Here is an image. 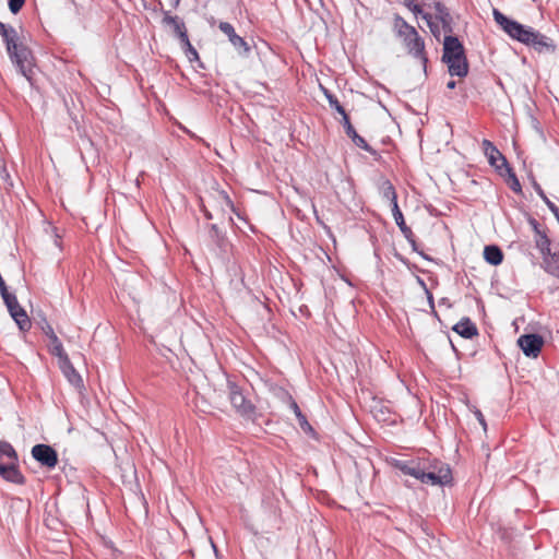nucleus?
I'll return each instance as SVG.
<instances>
[{"instance_id": "nucleus-43", "label": "nucleus", "mask_w": 559, "mask_h": 559, "mask_svg": "<svg viewBox=\"0 0 559 559\" xmlns=\"http://www.w3.org/2000/svg\"><path fill=\"white\" fill-rule=\"evenodd\" d=\"M211 229H212L213 231H215V233H216V231H217V227H216V225H212V226H211Z\"/></svg>"}, {"instance_id": "nucleus-19", "label": "nucleus", "mask_w": 559, "mask_h": 559, "mask_svg": "<svg viewBox=\"0 0 559 559\" xmlns=\"http://www.w3.org/2000/svg\"><path fill=\"white\" fill-rule=\"evenodd\" d=\"M404 5L407 7L415 15H421V17L427 22L428 26L430 27L431 32L436 34V26L432 22V16L429 13H425L420 5L414 3L413 0H403Z\"/></svg>"}, {"instance_id": "nucleus-1", "label": "nucleus", "mask_w": 559, "mask_h": 559, "mask_svg": "<svg viewBox=\"0 0 559 559\" xmlns=\"http://www.w3.org/2000/svg\"><path fill=\"white\" fill-rule=\"evenodd\" d=\"M496 23L513 39L533 47L537 51L554 49L551 39L547 36L534 31L532 27L520 24L509 19L498 9L492 12Z\"/></svg>"}, {"instance_id": "nucleus-12", "label": "nucleus", "mask_w": 559, "mask_h": 559, "mask_svg": "<svg viewBox=\"0 0 559 559\" xmlns=\"http://www.w3.org/2000/svg\"><path fill=\"white\" fill-rule=\"evenodd\" d=\"M464 47L457 37L454 36H445L443 41V56L442 60H448L450 58L457 59L460 56H464Z\"/></svg>"}, {"instance_id": "nucleus-13", "label": "nucleus", "mask_w": 559, "mask_h": 559, "mask_svg": "<svg viewBox=\"0 0 559 559\" xmlns=\"http://www.w3.org/2000/svg\"><path fill=\"white\" fill-rule=\"evenodd\" d=\"M163 23L173 28L174 33L179 37L182 44H188V34L185 23L178 16H173L169 13H165Z\"/></svg>"}, {"instance_id": "nucleus-25", "label": "nucleus", "mask_w": 559, "mask_h": 559, "mask_svg": "<svg viewBox=\"0 0 559 559\" xmlns=\"http://www.w3.org/2000/svg\"><path fill=\"white\" fill-rule=\"evenodd\" d=\"M537 193L539 194V197L544 200V202L547 204L548 209L550 210V212L555 215V217L557 218L558 223H559V209L558 206L552 203L547 197L546 194L544 193V191L542 190L540 187H537Z\"/></svg>"}, {"instance_id": "nucleus-39", "label": "nucleus", "mask_w": 559, "mask_h": 559, "mask_svg": "<svg viewBox=\"0 0 559 559\" xmlns=\"http://www.w3.org/2000/svg\"><path fill=\"white\" fill-rule=\"evenodd\" d=\"M179 3H180V0H170V5L173 8H177L179 5Z\"/></svg>"}, {"instance_id": "nucleus-24", "label": "nucleus", "mask_w": 559, "mask_h": 559, "mask_svg": "<svg viewBox=\"0 0 559 559\" xmlns=\"http://www.w3.org/2000/svg\"><path fill=\"white\" fill-rule=\"evenodd\" d=\"M217 202L222 205L223 209H228L229 211L236 213V209L234 206L233 201L228 197V194L225 191H219L217 193Z\"/></svg>"}, {"instance_id": "nucleus-16", "label": "nucleus", "mask_w": 559, "mask_h": 559, "mask_svg": "<svg viewBox=\"0 0 559 559\" xmlns=\"http://www.w3.org/2000/svg\"><path fill=\"white\" fill-rule=\"evenodd\" d=\"M453 331L465 338H472L478 334L476 325L468 318H463L454 326Z\"/></svg>"}, {"instance_id": "nucleus-32", "label": "nucleus", "mask_w": 559, "mask_h": 559, "mask_svg": "<svg viewBox=\"0 0 559 559\" xmlns=\"http://www.w3.org/2000/svg\"><path fill=\"white\" fill-rule=\"evenodd\" d=\"M411 462L412 460H407V461H396L394 463V466L395 468H397L399 471H401L404 475H407V473L409 472V465H411Z\"/></svg>"}, {"instance_id": "nucleus-23", "label": "nucleus", "mask_w": 559, "mask_h": 559, "mask_svg": "<svg viewBox=\"0 0 559 559\" xmlns=\"http://www.w3.org/2000/svg\"><path fill=\"white\" fill-rule=\"evenodd\" d=\"M433 8H435V10H436V12H437V16H438V19H439V20H440L444 25L449 24V23H450L451 17H450L449 12L447 11V8H445L442 3H440V2H436V3L433 4Z\"/></svg>"}, {"instance_id": "nucleus-17", "label": "nucleus", "mask_w": 559, "mask_h": 559, "mask_svg": "<svg viewBox=\"0 0 559 559\" xmlns=\"http://www.w3.org/2000/svg\"><path fill=\"white\" fill-rule=\"evenodd\" d=\"M11 317L16 322L21 331H27L31 328V320L26 311L17 304V308L9 310Z\"/></svg>"}, {"instance_id": "nucleus-41", "label": "nucleus", "mask_w": 559, "mask_h": 559, "mask_svg": "<svg viewBox=\"0 0 559 559\" xmlns=\"http://www.w3.org/2000/svg\"><path fill=\"white\" fill-rule=\"evenodd\" d=\"M204 215L207 219H212V214L207 210H204Z\"/></svg>"}, {"instance_id": "nucleus-4", "label": "nucleus", "mask_w": 559, "mask_h": 559, "mask_svg": "<svg viewBox=\"0 0 559 559\" xmlns=\"http://www.w3.org/2000/svg\"><path fill=\"white\" fill-rule=\"evenodd\" d=\"M407 475L420 480L424 484L448 485L452 480V473L449 465H441L438 473L427 472L423 465V459H414L409 465Z\"/></svg>"}, {"instance_id": "nucleus-28", "label": "nucleus", "mask_w": 559, "mask_h": 559, "mask_svg": "<svg viewBox=\"0 0 559 559\" xmlns=\"http://www.w3.org/2000/svg\"><path fill=\"white\" fill-rule=\"evenodd\" d=\"M350 139L355 143L356 146H358L367 152L371 151V147L368 145L366 140L362 136H360L358 133H355L354 135H352Z\"/></svg>"}, {"instance_id": "nucleus-9", "label": "nucleus", "mask_w": 559, "mask_h": 559, "mask_svg": "<svg viewBox=\"0 0 559 559\" xmlns=\"http://www.w3.org/2000/svg\"><path fill=\"white\" fill-rule=\"evenodd\" d=\"M544 340L538 334L521 335L518 340V345L527 357L536 358L543 347Z\"/></svg>"}, {"instance_id": "nucleus-35", "label": "nucleus", "mask_w": 559, "mask_h": 559, "mask_svg": "<svg viewBox=\"0 0 559 559\" xmlns=\"http://www.w3.org/2000/svg\"><path fill=\"white\" fill-rule=\"evenodd\" d=\"M509 173H510L511 178H512V185H511L512 190H513V191H516V192H518V191H521V185H520V182H519L518 178H516V177H515V175H514V174H512L511 171H509Z\"/></svg>"}, {"instance_id": "nucleus-10", "label": "nucleus", "mask_w": 559, "mask_h": 559, "mask_svg": "<svg viewBox=\"0 0 559 559\" xmlns=\"http://www.w3.org/2000/svg\"><path fill=\"white\" fill-rule=\"evenodd\" d=\"M481 147L490 166L495 167L497 170H500L502 167H504L508 171H511L506 157L500 153V151L493 145L492 142L485 139L481 142Z\"/></svg>"}, {"instance_id": "nucleus-2", "label": "nucleus", "mask_w": 559, "mask_h": 559, "mask_svg": "<svg viewBox=\"0 0 559 559\" xmlns=\"http://www.w3.org/2000/svg\"><path fill=\"white\" fill-rule=\"evenodd\" d=\"M0 35L7 46V51L19 71L29 81L32 75L33 58L29 49L19 41L16 31L0 22Z\"/></svg>"}, {"instance_id": "nucleus-11", "label": "nucleus", "mask_w": 559, "mask_h": 559, "mask_svg": "<svg viewBox=\"0 0 559 559\" xmlns=\"http://www.w3.org/2000/svg\"><path fill=\"white\" fill-rule=\"evenodd\" d=\"M218 28L228 37L231 45L238 50L240 55H247L249 52V46L247 41L238 36L235 32L234 26L228 22H221Z\"/></svg>"}, {"instance_id": "nucleus-31", "label": "nucleus", "mask_w": 559, "mask_h": 559, "mask_svg": "<svg viewBox=\"0 0 559 559\" xmlns=\"http://www.w3.org/2000/svg\"><path fill=\"white\" fill-rule=\"evenodd\" d=\"M183 46L187 48L186 52H187V57L189 58L190 61L199 59L198 51L191 45L189 39H188V44H183Z\"/></svg>"}, {"instance_id": "nucleus-22", "label": "nucleus", "mask_w": 559, "mask_h": 559, "mask_svg": "<svg viewBox=\"0 0 559 559\" xmlns=\"http://www.w3.org/2000/svg\"><path fill=\"white\" fill-rule=\"evenodd\" d=\"M382 195L390 201L391 207L399 205L397 195L394 187L390 182H385L382 187Z\"/></svg>"}, {"instance_id": "nucleus-42", "label": "nucleus", "mask_w": 559, "mask_h": 559, "mask_svg": "<svg viewBox=\"0 0 559 559\" xmlns=\"http://www.w3.org/2000/svg\"><path fill=\"white\" fill-rule=\"evenodd\" d=\"M55 242H56V246L60 247V242H59V236H57V237H56V240H55Z\"/></svg>"}, {"instance_id": "nucleus-20", "label": "nucleus", "mask_w": 559, "mask_h": 559, "mask_svg": "<svg viewBox=\"0 0 559 559\" xmlns=\"http://www.w3.org/2000/svg\"><path fill=\"white\" fill-rule=\"evenodd\" d=\"M50 353L58 357L59 361L63 359V357H68L67 353L63 349V346L61 342L59 341L58 336L53 332L52 329H50V345H49Z\"/></svg>"}, {"instance_id": "nucleus-6", "label": "nucleus", "mask_w": 559, "mask_h": 559, "mask_svg": "<svg viewBox=\"0 0 559 559\" xmlns=\"http://www.w3.org/2000/svg\"><path fill=\"white\" fill-rule=\"evenodd\" d=\"M535 231V245L543 257L545 270L552 275L559 276V253L551 252L549 238L538 230L536 226Z\"/></svg>"}, {"instance_id": "nucleus-29", "label": "nucleus", "mask_w": 559, "mask_h": 559, "mask_svg": "<svg viewBox=\"0 0 559 559\" xmlns=\"http://www.w3.org/2000/svg\"><path fill=\"white\" fill-rule=\"evenodd\" d=\"M423 465L427 467V472L438 473V469L440 468V466L445 465V464L441 463L437 460L429 461V460L423 459Z\"/></svg>"}, {"instance_id": "nucleus-36", "label": "nucleus", "mask_w": 559, "mask_h": 559, "mask_svg": "<svg viewBox=\"0 0 559 559\" xmlns=\"http://www.w3.org/2000/svg\"><path fill=\"white\" fill-rule=\"evenodd\" d=\"M475 416H476L477 420L479 421V424L483 426L484 430H486L487 425H486V420H485V417L481 414V412L480 411H476L475 412Z\"/></svg>"}, {"instance_id": "nucleus-33", "label": "nucleus", "mask_w": 559, "mask_h": 559, "mask_svg": "<svg viewBox=\"0 0 559 559\" xmlns=\"http://www.w3.org/2000/svg\"><path fill=\"white\" fill-rule=\"evenodd\" d=\"M8 1H9L10 11L14 14L17 13L22 9V7L25 2V0H8Z\"/></svg>"}, {"instance_id": "nucleus-14", "label": "nucleus", "mask_w": 559, "mask_h": 559, "mask_svg": "<svg viewBox=\"0 0 559 559\" xmlns=\"http://www.w3.org/2000/svg\"><path fill=\"white\" fill-rule=\"evenodd\" d=\"M59 367L67 380L75 388L82 386V378L71 364L69 357L59 361Z\"/></svg>"}, {"instance_id": "nucleus-3", "label": "nucleus", "mask_w": 559, "mask_h": 559, "mask_svg": "<svg viewBox=\"0 0 559 559\" xmlns=\"http://www.w3.org/2000/svg\"><path fill=\"white\" fill-rule=\"evenodd\" d=\"M396 35L403 40L408 53L417 58L424 68H426L427 57L425 53V43L416 28L409 25L402 16L396 15L393 23Z\"/></svg>"}, {"instance_id": "nucleus-26", "label": "nucleus", "mask_w": 559, "mask_h": 559, "mask_svg": "<svg viewBox=\"0 0 559 559\" xmlns=\"http://www.w3.org/2000/svg\"><path fill=\"white\" fill-rule=\"evenodd\" d=\"M324 93H325V96H326L329 104L332 108H334L338 114H341V116L346 114L344 107L338 103V100L332 94H330L328 91H324Z\"/></svg>"}, {"instance_id": "nucleus-27", "label": "nucleus", "mask_w": 559, "mask_h": 559, "mask_svg": "<svg viewBox=\"0 0 559 559\" xmlns=\"http://www.w3.org/2000/svg\"><path fill=\"white\" fill-rule=\"evenodd\" d=\"M5 306L8 307V310H13L15 308H17V299L15 297V295L11 294V293H8V294H4L1 296Z\"/></svg>"}, {"instance_id": "nucleus-8", "label": "nucleus", "mask_w": 559, "mask_h": 559, "mask_svg": "<svg viewBox=\"0 0 559 559\" xmlns=\"http://www.w3.org/2000/svg\"><path fill=\"white\" fill-rule=\"evenodd\" d=\"M32 456L47 468H53L58 464V454L48 444H36L32 448Z\"/></svg>"}, {"instance_id": "nucleus-7", "label": "nucleus", "mask_w": 559, "mask_h": 559, "mask_svg": "<svg viewBox=\"0 0 559 559\" xmlns=\"http://www.w3.org/2000/svg\"><path fill=\"white\" fill-rule=\"evenodd\" d=\"M229 401L235 411L242 417L253 419L255 407L250 400L246 397L242 390L234 382L228 381Z\"/></svg>"}, {"instance_id": "nucleus-34", "label": "nucleus", "mask_w": 559, "mask_h": 559, "mask_svg": "<svg viewBox=\"0 0 559 559\" xmlns=\"http://www.w3.org/2000/svg\"><path fill=\"white\" fill-rule=\"evenodd\" d=\"M298 419V423H299V426L301 427V429L305 431V432H312L313 429L312 427L310 426V424L308 423L307 418L305 415H301V417L297 418Z\"/></svg>"}, {"instance_id": "nucleus-38", "label": "nucleus", "mask_w": 559, "mask_h": 559, "mask_svg": "<svg viewBox=\"0 0 559 559\" xmlns=\"http://www.w3.org/2000/svg\"><path fill=\"white\" fill-rule=\"evenodd\" d=\"M455 86H456V83H455V81H453V80H451V81H449V82L447 83V87H448V88H450V90L455 88Z\"/></svg>"}, {"instance_id": "nucleus-18", "label": "nucleus", "mask_w": 559, "mask_h": 559, "mask_svg": "<svg viewBox=\"0 0 559 559\" xmlns=\"http://www.w3.org/2000/svg\"><path fill=\"white\" fill-rule=\"evenodd\" d=\"M484 259L491 265H499L503 260V253L498 246H486L484 248Z\"/></svg>"}, {"instance_id": "nucleus-37", "label": "nucleus", "mask_w": 559, "mask_h": 559, "mask_svg": "<svg viewBox=\"0 0 559 559\" xmlns=\"http://www.w3.org/2000/svg\"><path fill=\"white\" fill-rule=\"evenodd\" d=\"M290 407L294 411L295 415L297 418L301 417V415H304L299 408V406L297 405V403L295 401L292 402L290 404Z\"/></svg>"}, {"instance_id": "nucleus-5", "label": "nucleus", "mask_w": 559, "mask_h": 559, "mask_svg": "<svg viewBox=\"0 0 559 559\" xmlns=\"http://www.w3.org/2000/svg\"><path fill=\"white\" fill-rule=\"evenodd\" d=\"M0 476L14 484H23L24 477L17 466V454L13 447L5 442H0Z\"/></svg>"}, {"instance_id": "nucleus-40", "label": "nucleus", "mask_w": 559, "mask_h": 559, "mask_svg": "<svg viewBox=\"0 0 559 559\" xmlns=\"http://www.w3.org/2000/svg\"><path fill=\"white\" fill-rule=\"evenodd\" d=\"M50 329H52L50 325H47V328L45 329V333L46 335L50 338Z\"/></svg>"}, {"instance_id": "nucleus-30", "label": "nucleus", "mask_w": 559, "mask_h": 559, "mask_svg": "<svg viewBox=\"0 0 559 559\" xmlns=\"http://www.w3.org/2000/svg\"><path fill=\"white\" fill-rule=\"evenodd\" d=\"M342 123H343V127L345 129V132L346 134L350 138L352 135H354L356 132L355 128L353 127V124L350 123L349 121V118L347 116V114H344L342 115Z\"/></svg>"}, {"instance_id": "nucleus-21", "label": "nucleus", "mask_w": 559, "mask_h": 559, "mask_svg": "<svg viewBox=\"0 0 559 559\" xmlns=\"http://www.w3.org/2000/svg\"><path fill=\"white\" fill-rule=\"evenodd\" d=\"M392 215L394 217L396 225L400 227L404 236L408 237L409 235H412V230L409 227L406 226L403 213L401 212L399 205L392 207Z\"/></svg>"}, {"instance_id": "nucleus-15", "label": "nucleus", "mask_w": 559, "mask_h": 559, "mask_svg": "<svg viewBox=\"0 0 559 559\" xmlns=\"http://www.w3.org/2000/svg\"><path fill=\"white\" fill-rule=\"evenodd\" d=\"M444 62L448 64L449 73L454 76L464 78L468 73V63L466 60L465 55L457 57V59L450 58L448 60H444Z\"/></svg>"}]
</instances>
